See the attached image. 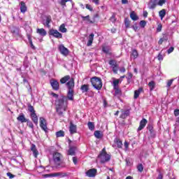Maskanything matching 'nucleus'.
<instances>
[{
    "instance_id": "dca6fc26",
    "label": "nucleus",
    "mask_w": 179,
    "mask_h": 179,
    "mask_svg": "<svg viewBox=\"0 0 179 179\" xmlns=\"http://www.w3.org/2000/svg\"><path fill=\"white\" fill-rule=\"evenodd\" d=\"M52 177H60V178H63V177H67L68 173H62V172H57L52 173Z\"/></svg>"
},
{
    "instance_id": "ddd939ff",
    "label": "nucleus",
    "mask_w": 179,
    "mask_h": 179,
    "mask_svg": "<svg viewBox=\"0 0 179 179\" xmlns=\"http://www.w3.org/2000/svg\"><path fill=\"white\" fill-rule=\"evenodd\" d=\"M146 124H148V120L145 118L141 120L140 125L138 128V131H142L145 127H146Z\"/></svg>"
},
{
    "instance_id": "0e129e2a",
    "label": "nucleus",
    "mask_w": 179,
    "mask_h": 179,
    "mask_svg": "<svg viewBox=\"0 0 179 179\" xmlns=\"http://www.w3.org/2000/svg\"><path fill=\"white\" fill-rule=\"evenodd\" d=\"M120 72H122V73H125V68L124 67H122L120 69Z\"/></svg>"
},
{
    "instance_id": "412c9836",
    "label": "nucleus",
    "mask_w": 179,
    "mask_h": 179,
    "mask_svg": "<svg viewBox=\"0 0 179 179\" xmlns=\"http://www.w3.org/2000/svg\"><path fill=\"white\" fill-rule=\"evenodd\" d=\"M80 90L82 93H87V92H89V85H83L80 87Z\"/></svg>"
},
{
    "instance_id": "a19ab883",
    "label": "nucleus",
    "mask_w": 179,
    "mask_h": 179,
    "mask_svg": "<svg viewBox=\"0 0 179 179\" xmlns=\"http://www.w3.org/2000/svg\"><path fill=\"white\" fill-rule=\"evenodd\" d=\"M69 1L71 0H61L60 5H62V6H65L66 5V2H69Z\"/></svg>"
},
{
    "instance_id": "a878e982",
    "label": "nucleus",
    "mask_w": 179,
    "mask_h": 179,
    "mask_svg": "<svg viewBox=\"0 0 179 179\" xmlns=\"http://www.w3.org/2000/svg\"><path fill=\"white\" fill-rule=\"evenodd\" d=\"M159 17L161 20H163L164 16H166V9H162L159 12Z\"/></svg>"
},
{
    "instance_id": "49530a36",
    "label": "nucleus",
    "mask_w": 179,
    "mask_h": 179,
    "mask_svg": "<svg viewBox=\"0 0 179 179\" xmlns=\"http://www.w3.org/2000/svg\"><path fill=\"white\" fill-rule=\"evenodd\" d=\"M173 80H173V79L168 80L167 85H166L167 87H170V86H171V85H173Z\"/></svg>"
},
{
    "instance_id": "bf43d9fd",
    "label": "nucleus",
    "mask_w": 179,
    "mask_h": 179,
    "mask_svg": "<svg viewBox=\"0 0 179 179\" xmlns=\"http://www.w3.org/2000/svg\"><path fill=\"white\" fill-rule=\"evenodd\" d=\"M92 44H93V41H88L87 45V47H90V45H92Z\"/></svg>"
},
{
    "instance_id": "58836bf2",
    "label": "nucleus",
    "mask_w": 179,
    "mask_h": 179,
    "mask_svg": "<svg viewBox=\"0 0 179 179\" xmlns=\"http://www.w3.org/2000/svg\"><path fill=\"white\" fill-rule=\"evenodd\" d=\"M112 69L115 73H117V72H118V65L116 64L115 66H113Z\"/></svg>"
},
{
    "instance_id": "20e7f679",
    "label": "nucleus",
    "mask_w": 179,
    "mask_h": 179,
    "mask_svg": "<svg viewBox=\"0 0 179 179\" xmlns=\"http://www.w3.org/2000/svg\"><path fill=\"white\" fill-rule=\"evenodd\" d=\"M91 83L96 90H101V87H103V83L101 82V78L99 77H93L91 78Z\"/></svg>"
},
{
    "instance_id": "423d86ee",
    "label": "nucleus",
    "mask_w": 179,
    "mask_h": 179,
    "mask_svg": "<svg viewBox=\"0 0 179 179\" xmlns=\"http://www.w3.org/2000/svg\"><path fill=\"white\" fill-rule=\"evenodd\" d=\"M40 127L45 132H48V128L47 127V121L44 117H40Z\"/></svg>"
},
{
    "instance_id": "4468645a",
    "label": "nucleus",
    "mask_w": 179,
    "mask_h": 179,
    "mask_svg": "<svg viewBox=\"0 0 179 179\" xmlns=\"http://www.w3.org/2000/svg\"><path fill=\"white\" fill-rule=\"evenodd\" d=\"M51 22H52L51 16H47L45 21L43 20V24L44 26H47L48 28L50 29L51 27V25H50Z\"/></svg>"
},
{
    "instance_id": "79ce46f5",
    "label": "nucleus",
    "mask_w": 179,
    "mask_h": 179,
    "mask_svg": "<svg viewBox=\"0 0 179 179\" xmlns=\"http://www.w3.org/2000/svg\"><path fill=\"white\" fill-rule=\"evenodd\" d=\"M166 3V0H159L158 1V5L159 6H163Z\"/></svg>"
},
{
    "instance_id": "aec40b11",
    "label": "nucleus",
    "mask_w": 179,
    "mask_h": 179,
    "mask_svg": "<svg viewBox=\"0 0 179 179\" xmlns=\"http://www.w3.org/2000/svg\"><path fill=\"white\" fill-rule=\"evenodd\" d=\"M71 134H76V125L73 124L72 122H70V129Z\"/></svg>"
},
{
    "instance_id": "774afa93",
    "label": "nucleus",
    "mask_w": 179,
    "mask_h": 179,
    "mask_svg": "<svg viewBox=\"0 0 179 179\" xmlns=\"http://www.w3.org/2000/svg\"><path fill=\"white\" fill-rule=\"evenodd\" d=\"M157 179H163V175H162V173H159Z\"/></svg>"
},
{
    "instance_id": "0eeeda50",
    "label": "nucleus",
    "mask_w": 179,
    "mask_h": 179,
    "mask_svg": "<svg viewBox=\"0 0 179 179\" xmlns=\"http://www.w3.org/2000/svg\"><path fill=\"white\" fill-rule=\"evenodd\" d=\"M50 83L53 90H59V83H58V80L52 79L50 80Z\"/></svg>"
},
{
    "instance_id": "72a5a7b5",
    "label": "nucleus",
    "mask_w": 179,
    "mask_h": 179,
    "mask_svg": "<svg viewBox=\"0 0 179 179\" xmlns=\"http://www.w3.org/2000/svg\"><path fill=\"white\" fill-rule=\"evenodd\" d=\"M56 136L57 138H61L62 136H65V133L64 132V131L60 130L56 132Z\"/></svg>"
},
{
    "instance_id": "c03bdc74",
    "label": "nucleus",
    "mask_w": 179,
    "mask_h": 179,
    "mask_svg": "<svg viewBox=\"0 0 179 179\" xmlns=\"http://www.w3.org/2000/svg\"><path fill=\"white\" fill-rule=\"evenodd\" d=\"M140 26H141V27H142V28H143V27H145V26H146V21H145V20H141V22H140Z\"/></svg>"
},
{
    "instance_id": "6e6d98bb",
    "label": "nucleus",
    "mask_w": 179,
    "mask_h": 179,
    "mask_svg": "<svg viewBox=\"0 0 179 179\" xmlns=\"http://www.w3.org/2000/svg\"><path fill=\"white\" fill-rule=\"evenodd\" d=\"M7 176H8V177H9V178H10V179H12V178H13L14 177H15V176L13 175V174H12V173H7Z\"/></svg>"
},
{
    "instance_id": "37998d69",
    "label": "nucleus",
    "mask_w": 179,
    "mask_h": 179,
    "mask_svg": "<svg viewBox=\"0 0 179 179\" xmlns=\"http://www.w3.org/2000/svg\"><path fill=\"white\" fill-rule=\"evenodd\" d=\"M27 122V125L29 128H31V129H33V128H34V125H33V122H30L29 120Z\"/></svg>"
},
{
    "instance_id": "9d476101",
    "label": "nucleus",
    "mask_w": 179,
    "mask_h": 179,
    "mask_svg": "<svg viewBox=\"0 0 179 179\" xmlns=\"http://www.w3.org/2000/svg\"><path fill=\"white\" fill-rule=\"evenodd\" d=\"M66 85L69 90H73L75 89V79L71 78Z\"/></svg>"
},
{
    "instance_id": "1a4fd4ad",
    "label": "nucleus",
    "mask_w": 179,
    "mask_h": 179,
    "mask_svg": "<svg viewBox=\"0 0 179 179\" xmlns=\"http://www.w3.org/2000/svg\"><path fill=\"white\" fill-rule=\"evenodd\" d=\"M87 177L93 178L96 177V174H97V169H91L86 171L85 173Z\"/></svg>"
},
{
    "instance_id": "603ef678",
    "label": "nucleus",
    "mask_w": 179,
    "mask_h": 179,
    "mask_svg": "<svg viewBox=\"0 0 179 179\" xmlns=\"http://www.w3.org/2000/svg\"><path fill=\"white\" fill-rule=\"evenodd\" d=\"M162 25L161 24H158L157 27V31L160 32L162 31Z\"/></svg>"
},
{
    "instance_id": "5701e85b",
    "label": "nucleus",
    "mask_w": 179,
    "mask_h": 179,
    "mask_svg": "<svg viewBox=\"0 0 179 179\" xmlns=\"http://www.w3.org/2000/svg\"><path fill=\"white\" fill-rule=\"evenodd\" d=\"M20 10L22 13H24L27 10V7L26 6V3L23 1L21 2Z\"/></svg>"
},
{
    "instance_id": "09e8293b",
    "label": "nucleus",
    "mask_w": 179,
    "mask_h": 179,
    "mask_svg": "<svg viewBox=\"0 0 179 179\" xmlns=\"http://www.w3.org/2000/svg\"><path fill=\"white\" fill-rule=\"evenodd\" d=\"M94 38V34H91L90 35V36H89L88 41H93Z\"/></svg>"
},
{
    "instance_id": "473e14b6",
    "label": "nucleus",
    "mask_w": 179,
    "mask_h": 179,
    "mask_svg": "<svg viewBox=\"0 0 179 179\" xmlns=\"http://www.w3.org/2000/svg\"><path fill=\"white\" fill-rule=\"evenodd\" d=\"M28 111L31 114H33L34 113H36V110H34V107H33V106H31V104H28Z\"/></svg>"
},
{
    "instance_id": "e433bc0d",
    "label": "nucleus",
    "mask_w": 179,
    "mask_h": 179,
    "mask_svg": "<svg viewBox=\"0 0 179 179\" xmlns=\"http://www.w3.org/2000/svg\"><path fill=\"white\" fill-rule=\"evenodd\" d=\"M148 86L150 87V90H153V89H155V82L154 81H150L148 83Z\"/></svg>"
},
{
    "instance_id": "f704fd0d",
    "label": "nucleus",
    "mask_w": 179,
    "mask_h": 179,
    "mask_svg": "<svg viewBox=\"0 0 179 179\" xmlns=\"http://www.w3.org/2000/svg\"><path fill=\"white\" fill-rule=\"evenodd\" d=\"M88 128L90 129V131H94V124L92 122H89L88 124Z\"/></svg>"
},
{
    "instance_id": "c9c22d12",
    "label": "nucleus",
    "mask_w": 179,
    "mask_h": 179,
    "mask_svg": "<svg viewBox=\"0 0 179 179\" xmlns=\"http://www.w3.org/2000/svg\"><path fill=\"white\" fill-rule=\"evenodd\" d=\"M120 83V80L118 79H115L113 80V89H117V87H118V84Z\"/></svg>"
},
{
    "instance_id": "c756f323",
    "label": "nucleus",
    "mask_w": 179,
    "mask_h": 179,
    "mask_svg": "<svg viewBox=\"0 0 179 179\" xmlns=\"http://www.w3.org/2000/svg\"><path fill=\"white\" fill-rule=\"evenodd\" d=\"M81 17L83 19V20H87V22L89 23H91V24H93V21L90 20V15H87V16H83V15H81Z\"/></svg>"
},
{
    "instance_id": "7c9ffc66",
    "label": "nucleus",
    "mask_w": 179,
    "mask_h": 179,
    "mask_svg": "<svg viewBox=\"0 0 179 179\" xmlns=\"http://www.w3.org/2000/svg\"><path fill=\"white\" fill-rule=\"evenodd\" d=\"M129 116V110H127L123 112L121 115V118H127V117Z\"/></svg>"
},
{
    "instance_id": "8fccbe9b",
    "label": "nucleus",
    "mask_w": 179,
    "mask_h": 179,
    "mask_svg": "<svg viewBox=\"0 0 179 179\" xmlns=\"http://www.w3.org/2000/svg\"><path fill=\"white\" fill-rule=\"evenodd\" d=\"M173 114L175 117H178L179 116V109H176L173 112Z\"/></svg>"
},
{
    "instance_id": "f03ea898",
    "label": "nucleus",
    "mask_w": 179,
    "mask_h": 179,
    "mask_svg": "<svg viewBox=\"0 0 179 179\" xmlns=\"http://www.w3.org/2000/svg\"><path fill=\"white\" fill-rule=\"evenodd\" d=\"M53 161L56 169H65L66 164L62 161V155L59 152L53 154Z\"/></svg>"
},
{
    "instance_id": "393cba45",
    "label": "nucleus",
    "mask_w": 179,
    "mask_h": 179,
    "mask_svg": "<svg viewBox=\"0 0 179 179\" xmlns=\"http://www.w3.org/2000/svg\"><path fill=\"white\" fill-rule=\"evenodd\" d=\"M130 17L131 20L136 21L139 19V17L136 15V13H135V11H133L130 13Z\"/></svg>"
},
{
    "instance_id": "39448f33",
    "label": "nucleus",
    "mask_w": 179,
    "mask_h": 179,
    "mask_svg": "<svg viewBox=\"0 0 179 179\" xmlns=\"http://www.w3.org/2000/svg\"><path fill=\"white\" fill-rule=\"evenodd\" d=\"M49 35L55 37V38H62V34L59 33L57 29H50Z\"/></svg>"
},
{
    "instance_id": "6ab92c4d",
    "label": "nucleus",
    "mask_w": 179,
    "mask_h": 179,
    "mask_svg": "<svg viewBox=\"0 0 179 179\" xmlns=\"http://www.w3.org/2000/svg\"><path fill=\"white\" fill-rule=\"evenodd\" d=\"M36 33H38V34H40V36H42L43 37L47 36V31H45V29H44L43 28L37 29Z\"/></svg>"
},
{
    "instance_id": "338daca9",
    "label": "nucleus",
    "mask_w": 179,
    "mask_h": 179,
    "mask_svg": "<svg viewBox=\"0 0 179 179\" xmlns=\"http://www.w3.org/2000/svg\"><path fill=\"white\" fill-rule=\"evenodd\" d=\"M163 41H164V39L161 38L159 39V41H158V43H159V45H162V44H163Z\"/></svg>"
},
{
    "instance_id": "f257e3e1",
    "label": "nucleus",
    "mask_w": 179,
    "mask_h": 179,
    "mask_svg": "<svg viewBox=\"0 0 179 179\" xmlns=\"http://www.w3.org/2000/svg\"><path fill=\"white\" fill-rule=\"evenodd\" d=\"M73 100V90H69L67 96H62L55 101V108L59 117H64V113L68 107L67 100Z\"/></svg>"
},
{
    "instance_id": "052dcab7",
    "label": "nucleus",
    "mask_w": 179,
    "mask_h": 179,
    "mask_svg": "<svg viewBox=\"0 0 179 179\" xmlns=\"http://www.w3.org/2000/svg\"><path fill=\"white\" fill-rule=\"evenodd\" d=\"M102 51H103V52L107 53V52H108V49H107V48H106V47H103L102 48Z\"/></svg>"
},
{
    "instance_id": "3c124183",
    "label": "nucleus",
    "mask_w": 179,
    "mask_h": 179,
    "mask_svg": "<svg viewBox=\"0 0 179 179\" xmlns=\"http://www.w3.org/2000/svg\"><path fill=\"white\" fill-rule=\"evenodd\" d=\"M85 8L88 9V10H90L91 12L92 10H93V8H92V6H90V4H86Z\"/></svg>"
},
{
    "instance_id": "864d4df0",
    "label": "nucleus",
    "mask_w": 179,
    "mask_h": 179,
    "mask_svg": "<svg viewBox=\"0 0 179 179\" xmlns=\"http://www.w3.org/2000/svg\"><path fill=\"white\" fill-rule=\"evenodd\" d=\"M73 163H74V164H78V157H73Z\"/></svg>"
},
{
    "instance_id": "7ed1b4c3",
    "label": "nucleus",
    "mask_w": 179,
    "mask_h": 179,
    "mask_svg": "<svg viewBox=\"0 0 179 179\" xmlns=\"http://www.w3.org/2000/svg\"><path fill=\"white\" fill-rule=\"evenodd\" d=\"M110 159L111 157L110 156V155L107 154V152H106V148H103L100 154L98 155V160H99L100 163L102 164L110 162Z\"/></svg>"
},
{
    "instance_id": "a18cd8bd",
    "label": "nucleus",
    "mask_w": 179,
    "mask_h": 179,
    "mask_svg": "<svg viewBox=\"0 0 179 179\" xmlns=\"http://www.w3.org/2000/svg\"><path fill=\"white\" fill-rule=\"evenodd\" d=\"M109 65H111L112 67L115 66V65H117V62H115L114 60H110Z\"/></svg>"
},
{
    "instance_id": "f3484780",
    "label": "nucleus",
    "mask_w": 179,
    "mask_h": 179,
    "mask_svg": "<svg viewBox=\"0 0 179 179\" xmlns=\"http://www.w3.org/2000/svg\"><path fill=\"white\" fill-rule=\"evenodd\" d=\"M30 117L34 124H36V125H37V124H38V117H37V114L36 113V112L34 113H31Z\"/></svg>"
},
{
    "instance_id": "4d7b16f0",
    "label": "nucleus",
    "mask_w": 179,
    "mask_h": 179,
    "mask_svg": "<svg viewBox=\"0 0 179 179\" xmlns=\"http://www.w3.org/2000/svg\"><path fill=\"white\" fill-rule=\"evenodd\" d=\"M110 20L112 21L113 23H114V22H115V15H112V16L110 17Z\"/></svg>"
},
{
    "instance_id": "bb28decb",
    "label": "nucleus",
    "mask_w": 179,
    "mask_h": 179,
    "mask_svg": "<svg viewBox=\"0 0 179 179\" xmlns=\"http://www.w3.org/2000/svg\"><path fill=\"white\" fill-rule=\"evenodd\" d=\"M142 90H143V89L139 88L138 90L134 91V99H138V97H139V94H141Z\"/></svg>"
},
{
    "instance_id": "c85d7f7f",
    "label": "nucleus",
    "mask_w": 179,
    "mask_h": 179,
    "mask_svg": "<svg viewBox=\"0 0 179 179\" xmlns=\"http://www.w3.org/2000/svg\"><path fill=\"white\" fill-rule=\"evenodd\" d=\"M114 142L117 145V148H122V141H121V140L115 138Z\"/></svg>"
},
{
    "instance_id": "4be33fe9",
    "label": "nucleus",
    "mask_w": 179,
    "mask_h": 179,
    "mask_svg": "<svg viewBox=\"0 0 179 179\" xmlns=\"http://www.w3.org/2000/svg\"><path fill=\"white\" fill-rule=\"evenodd\" d=\"M68 80H71V76H66L61 78L60 83L62 85H64V83H66Z\"/></svg>"
},
{
    "instance_id": "de8ad7c7",
    "label": "nucleus",
    "mask_w": 179,
    "mask_h": 179,
    "mask_svg": "<svg viewBox=\"0 0 179 179\" xmlns=\"http://www.w3.org/2000/svg\"><path fill=\"white\" fill-rule=\"evenodd\" d=\"M147 128L150 131V134L153 133V126H152V124H149Z\"/></svg>"
},
{
    "instance_id": "cd10ccee",
    "label": "nucleus",
    "mask_w": 179,
    "mask_h": 179,
    "mask_svg": "<svg viewBox=\"0 0 179 179\" xmlns=\"http://www.w3.org/2000/svg\"><path fill=\"white\" fill-rule=\"evenodd\" d=\"M59 30V31H61V33H66V31H68V29H66V28H65V24H61Z\"/></svg>"
},
{
    "instance_id": "f8f14e48",
    "label": "nucleus",
    "mask_w": 179,
    "mask_h": 179,
    "mask_svg": "<svg viewBox=\"0 0 179 179\" xmlns=\"http://www.w3.org/2000/svg\"><path fill=\"white\" fill-rule=\"evenodd\" d=\"M17 121L19 122H22V124L24 122H27L28 120L26 118V116L24 113H20L18 117H17Z\"/></svg>"
},
{
    "instance_id": "6e6552de",
    "label": "nucleus",
    "mask_w": 179,
    "mask_h": 179,
    "mask_svg": "<svg viewBox=\"0 0 179 179\" xmlns=\"http://www.w3.org/2000/svg\"><path fill=\"white\" fill-rule=\"evenodd\" d=\"M59 50L62 55H64V57H66L69 54V50L65 48L64 45H59Z\"/></svg>"
},
{
    "instance_id": "5fc2aeb1",
    "label": "nucleus",
    "mask_w": 179,
    "mask_h": 179,
    "mask_svg": "<svg viewBox=\"0 0 179 179\" xmlns=\"http://www.w3.org/2000/svg\"><path fill=\"white\" fill-rule=\"evenodd\" d=\"M174 51V48L173 47H171L168 50V54H171V52H173Z\"/></svg>"
},
{
    "instance_id": "13d9d810",
    "label": "nucleus",
    "mask_w": 179,
    "mask_h": 179,
    "mask_svg": "<svg viewBox=\"0 0 179 179\" xmlns=\"http://www.w3.org/2000/svg\"><path fill=\"white\" fill-rule=\"evenodd\" d=\"M158 59L159 61H163V55L160 53L158 55Z\"/></svg>"
},
{
    "instance_id": "69168bd1",
    "label": "nucleus",
    "mask_w": 179,
    "mask_h": 179,
    "mask_svg": "<svg viewBox=\"0 0 179 179\" xmlns=\"http://www.w3.org/2000/svg\"><path fill=\"white\" fill-rule=\"evenodd\" d=\"M92 2L95 4V5H99V0H92Z\"/></svg>"
},
{
    "instance_id": "ea45409f",
    "label": "nucleus",
    "mask_w": 179,
    "mask_h": 179,
    "mask_svg": "<svg viewBox=\"0 0 179 179\" xmlns=\"http://www.w3.org/2000/svg\"><path fill=\"white\" fill-rule=\"evenodd\" d=\"M131 55L134 56V58H138V51H136V50H134L132 51Z\"/></svg>"
},
{
    "instance_id": "680f3d73",
    "label": "nucleus",
    "mask_w": 179,
    "mask_h": 179,
    "mask_svg": "<svg viewBox=\"0 0 179 179\" xmlns=\"http://www.w3.org/2000/svg\"><path fill=\"white\" fill-rule=\"evenodd\" d=\"M115 94H118V93H120V89H118V87H116V89H115Z\"/></svg>"
},
{
    "instance_id": "9b49d317",
    "label": "nucleus",
    "mask_w": 179,
    "mask_h": 179,
    "mask_svg": "<svg viewBox=\"0 0 179 179\" xmlns=\"http://www.w3.org/2000/svg\"><path fill=\"white\" fill-rule=\"evenodd\" d=\"M157 5H159V0H150L148 8L149 9H155Z\"/></svg>"
},
{
    "instance_id": "a211bd4d",
    "label": "nucleus",
    "mask_w": 179,
    "mask_h": 179,
    "mask_svg": "<svg viewBox=\"0 0 179 179\" xmlns=\"http://www.w3.org/2000/svg\"><path fill=\"white\" fill-rule=\"evenodd\" d=\"M31 150L33 152L34 157H37V156H38V151L37 150V148H36V145H31Z\"/></svg>"
},
{
    "instance_id": "b1692460",
    "label": "nucleus",
    "mask_w": 179,
    "mask_h": 179,
    "mask_svg": "<svg viewBox=\"0 0 179 179\" xmlns=\"http://www.w3.org/2000/svg\"><path fill=\"white\" fill-rule=\"evenodd\" d=\"M94 135L97 139H101L103 138V133L100 131H95Z\"/></svg>"
},
{
    "instance_id": "e2e57ef3",
    "label": "nucleus",
    "mask_w": 179,
    "mask_h": 179,
    "mask_svg": "<svg viewBox=\"0 0 179 179\" xmlns=\"http://www.w3.org/2000/svg\"><path fill=\"white\" fill-rule=\"evenodd\" d=\"M129 145V144L128 143V142L125 141L124 142V148L125 149H128V146Z\"/></svg>"
},
{
    "instance_id": "2f4dec72",
    "label": "nucleus",
    "mask_w": 179,
    "mask_h": 179,
    "mask_svg": "<svg viewBox=\"0 0 179 179\" xmlns=\"http://www.w3.org/2000/svg\"><path fill=\"white\" fill-rule=\"evenodd\" d=\"M131 24V21L128 18L124 19V26L126 29H129V26Z\"/></svg>"
},
{
    "instance_id": "2eb2a0df",
    "label": "nucleus",
    "mask_w": 179,
    "mask_h": 179,
    "mask_svg": "<svg viewBox=\"0 0 179 179\" xmlns=\"http://www.w3.org/2000/svg\"><path fill=\"white\" fill-rule=\"evenodd\" d=\"M76 147L69 145V149L68 150V155L70 156H75L76 155Z\"/></svg>"
},
{
    "instance_id": "4c0bfd02",
    "label": "nucleus",
    "mask_w": 179,
    "mask_h": 179,
    "mask_svg": "<svg viewBox=\"0 0 179 179\" xmlns=\"http://www.w3.org/2000/svg\"><path fill=\"white\" fill-rule=\"evenodd\" d=\"M137 170L138 171H139L140 173H142V171H143V165L142 164H140L137 166Z\"/></svg>"
}]
</instances>
